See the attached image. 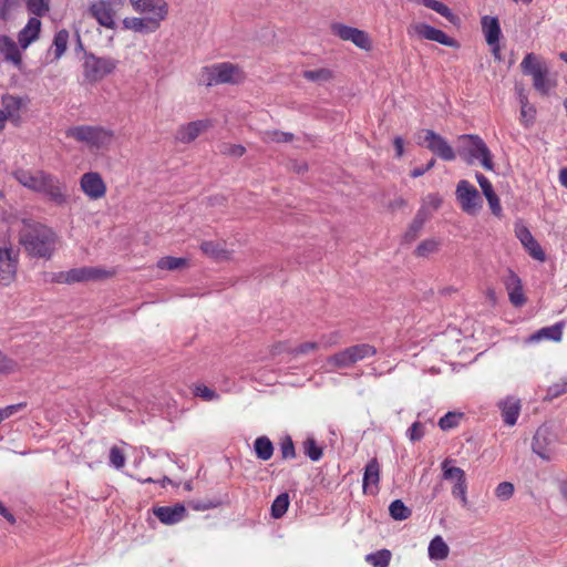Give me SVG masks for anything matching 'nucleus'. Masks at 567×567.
<instances>
[{
    "mask_svg": "<svg viewBox=\"0 0 567 567\" xmlns=\"http://www.w3.org/2000/svg\"><path fill=\"white\" fill-rule=\"evenodd\" d=\"M12 175L23 187L34 193L42 194L58 206H63L69 202L66 185L53 174L42 169L30 171L18 168Z\"/></svg>",
    "mask_w": 567,
    "mask_h": 567,
    "instance_id": "nucleus-1",
    "label": "nucleus"
},
{
    "mask_svg": "<svg viewBox=\"0 0 567 567\" xmlns=\"http://www.w3.org/2000/svg\"><path fill=\"white\" fill-rule=\"evenodd\" d=\"M59 237L49 226L34 220H23L19 230V244L35 258L50 259L56 250Z\"/></svg>",
    "mask_w": 567,
    "mask_h": 567,
    "instance_id": "nucleus-2",
    "label": "nucleus"
},
{
    "mask_svg": "<svg viewBox=\"0 0 567 567\" xmlns=\"http://www.w3.org/2000/svg\"><path fill=\"white\" fill-rule=\"evenodd\" d=\"M65 136L85 145L90 151H107L116 137L112 128L90 124L71 126L65 131Z\"/></svg>",
    "mask_w": 567,
    "mask_h": 567,
    "instance_id": "nucleus-3",
    "label": "nucleus"
},
{
    "mask_svg": "<svg viewBox=\"0 0 567 567\" xmlns=\"http://www.w3.org/2000/svg\"><path fill=\"white\" fill-rule=\"evenodd\" d=\"M458 140L463 143L462 147L458 150V154L468 164L478 161L486 171L494 169L492 153L478 135L464 134L461 135Z\"/></svg>",
    "mask_w": 567,
    "mask_h": 567,
    "instance_id": "nucleus-4",
    "label": "nucleus"
},
{
    "mask_svg": "<svg viewBox=\"0 0 567 567\" xmlns=\"http://www.w3.org/2000/svg\"><path fill=\"white\" fill-rule=\"evenodd\" d=\"M377 352V348L370 343H357L328 357L327 364L331 370L347 369L364 359L374 357Z\"/></svg>",
    "mask_w": 567,
    "mask_h": 567,
    "instance_id": "nucleus-5",
    "label": "nucleus"
},
{
    "mask_svg": "<svg viewBox=\"0 0 567 567\" xmlns=\"http://www.w3.org/2000/svg\"><path fill=\"white\" fill-rule=\"evenodd\" d=\"M520 68L524 74L530 75L534 89L542 95H547L554 87V82L549 79L548 66L534 53H527Z\"/></svg>",
    "mask_w": 567,
    "mask_h": 567,
    "instance_id": "nucleus-6",
    "label": "nucleus"
},
{
    "mask_svg": "<svg viewBox=\"0 0 567 567\" xmlns=\"http://www.w3.org/2000/svg\"><path fill=\"white\" fill-rule=\"evenodd\" d=\"M207 85H216L223 83H239L244 80L245 74L241 69L229 62L217 63L206 66L203 70Z\"/></svg>",
    "mask_w": 567,
    "mask_h": 567,
    "instance_id": "nucleus-7",
    "label": "nucleus"
},
{
    "mask_svg": "<svg viewBox=\"0 0 567 567\" xmlns=\"http://www.w3.org/2000/svg\"><path fill=\"white\" fill-rule=\"evenodd\" d=\"M130 4L135 12L152 21L157 30L168 17L169 7L166 0H130Z\"/></svg>",
    "mask_w": 567,
    "mask_h": 567,
    "instance_id": "nucleus-8",
    "label": "nucleus"
},
{
    "mask_svg": "<svg viewBox=\"0 0 567 567\" xmlns=\"http://www.w3.org/2000/svg\"><path fill=\"white\" fill-rule=\"evenodd\" d=\"M455 196L461 209L467 215L475 216L482 208L483 202L478 190L466 179L457 183Z\"/></svg>",
    "mask_w": 567,
    "mask_h": 567,
    "instance_id": "nucleus-9",
    "label": "nucleus"
},
{
    "mask_svg": "<svg viewBox=\"0 0 567 567\" xmlns=\"http://www.w3.org/2000/svg\"><path fill=\"white\" fill-rule=\"evenodd\" d=\"M123 4L122 0H95L89 7L90 14L99 24L106 29H115L117 9Z\"/></svg>",
    "mask_w": 567,
    "mask_h": 567,
    "instance_id": "nucleus-10",
    "label": "nucleus"
},
{
    "mask_svg": "<svg viewBox=\"0 0 567 567\" xmlns=\"http://www.w3.org/2000/svg\"><path fill=\"white\" fill-rule=\"evenodd\" d=\"M406 32L410 38L430 40L451 48L457 47L456 40L449 37L442 30H439L424 22L410 23V25L406 29Z\"/></svg>",
    "mask_w": 567,
    "mask_h": 567,
    "instance_id": "nucleus-11",
    "label": "nucleus"
},
{
    "mask_svg": "<svg viewBox=\"0 0 567 567\" xmlns=\"http://www.w3.org/2000/svg\"><path fill=\"white\" fill-rule=\"evenodd\" d=\"M19 254L11 247L0 248V285L10 286L17 278Z\"/></svg>",
    "mask_w": 567,
    "mask_h": 567,
    "instance_id": "nucleus-12",
    "label": "nucleus"
},
{
    "mask_svg": "<svg viewBox=\"0 0 567 567\" xmlns=\"http://www.w3.org/2000/svg\"><path fill=\"white\" fill-rule=\"evenodd\" d=\"M332 33L343 41H350L355 47L369 51L372 48V42L369 34L360 29L349 27L342 23H334L331 25Z\"/></svg>",
    "mask_w": 567,
    "mask_h": 567,
    "instance_id": "nucleus-13",
    "label": "nucleus"
},
{
    "mask_svg": "<svg viewBox=\"0 0 567 567\" xmlns=\"http://www.w3.org/2000/svg\"><path fill=\"white\" fill-rule=\"evenodd\" d=\"M80 188L91 200H99L106 195V184L97 172L84 173L80 178Z\"/></svg>",
    "mask_w": 567,
    "mask_h": 567,
    "instance_id": "nucleus-14",
    "label": "nucleus"
},
{
    "mask_svg": "<svg viewBox=\"0 0 567 567\" xmlns=\"http://www.w3.org/2000/svg\"><path fill=\"white\" fill-rule=\"evenodd\" d=\"M423 133L425 146L429 151L443 161L451 162L455 159L456 154L444 137L432 130H424Z\"/></svg>",
    "mask_w": 567,
    "mask_h": 567,
    "instance_id": "nucleus-15",
    "label": "nucleus"
},
{
    "mask_svg": "<svg viewBox=\"0 0 567 567\" xmlns=\"http://www.w3.org/2000/svg\"><path fill=\"white\" fill-rule=\"evenodd\" d=\"M115 270H107L101 267H79L69 270V285L86 281H99L111 278Z\"/></svg>",
    "mask_w": 567,
    "mask_h": 567,
    "instance_id": "nucleus-16",
    "label": "nucleus"
},
{
    "mask_svg": "<svg viewBox=\"0 0 567 567\" xmlns=\"http://www.w3.org/2000/svg\"><path fill=\"white\" fill-rule=\"evenodd\" d=\"M481 27L486 43L492 48V53L496 59H499V40L502 37V29L498 18L492 16H483L481 18Z\"/></svg>",
    "mask_w": 567,
    "mask_h": 567,
    "instance_id": "nucleus-17",
    "label": "nucleus"
},
{
    "mask_svg": "<svg viewBox=\"0 0 567 567\" xmlns=\"http://www.w3.org/2000/svg\"><path fill=\"white\" fill-rule=\"evenodd\" d=\"M116 68V62L110 58H92L85 62V78L91 82H97L111 74Z\"/></svg>",
    "mask_w": 567,
    "mask_h": 567,
    "instance_id": "nucleus-18",
    "label": "nucleus"
},
{
    "mask_svg": "<svg viewBox=\"0 0 567 567\" xmlns=\"http://www.w3.org/2000/svg\"><path fill=\"white\" fill-rule=\"evenodd\" d=\"M213 126L210 120H197L181 125L176 131V140L181 143L188 144L195 141L202 133Z\"/></svg>",
    "mask_w": 567,
    "mask_h": 567,
    "instance_id": "nucleus-19",
    "label": "nucleus"
},
{
    "mask_svg": "<svg viewBox=\"0 0 567 567\" xmlns=\"http://www.w3.org/2000/svg\"><path fill=\"white\" fill-rule=\"evenodd\" d=\"M515 235L530 257L542 262L546 260L545 251L526 226L517 225L515 227Z\"/></svg>",
    "mask_w": 567,
    "mask_h": 567,
    "instance_id": "nucleus-20",
    "label": "nucleus"
},
{
    "mask_svg": "<svg viewBox=\"0 0 567 567\" xmlns=\"http://www.w3.org/2000/svg\"><path fill=\"white\" fill-rule=\"evenodd\" d=\"M153 514L164 525H174L185 518L186 508L183 504L179 503L173 506H156L153 507Z\"/></svg>",
    "mask_w": 567,
    "mask_h": 567,
    "instance_id": "nucleus-21",
    "label": "nucleus"
},
{
    "mask_svg": "<svg viewBox=\"0 0 567 567\" xmlns=\"http://www.w3.org/2000/svg\"><path fill=\"white\" fill-rule=\"evenodd\" d=\"M380 464L374 457L364 467L362 487L365 494L375 495L379 492Z\"/></svg>",
    "mask_w": 567,
    "mask_h": 567,
    "instance_id": "nucleus-22",
    "label": "nucleus"
},
{
    "mask_svg": "<svg viewBox=\"0 0 567 567\" xmlns=\"http://www.w3.org/2000/svg\"><path fill=\"white\" fill-rule=\"evenodd\" d=\"M497 406L504 423L508 426L515 425L520 413V401L514 396H507L501 400Z\"/></svg>",
    "mask_w": 567,
    "mask_h": 567,
    "instance_id": "nucleus-23",
    "label": "nucleus"
},
{
    "mask_svg": "<svg viewBox=\"0 0 567 567\" xmlns=\"http://www.w3.org/2000/svg\"><path fill=\"white\" fill-rule=\"evenodd\" d=\"M505 287L508 292L509 301L515 307H520L526 302V298L523 291V285L519 277L512 270L508 271V276L505 280Z\"/></svg>",
    "mask_w": 567,
    "mask_h": 567,
    "instance_id": "nucleus-24",
    "label": "nucleus"
},
{
    "mask_svg": "<svg viewBox=\"0 0 567 567\" xmlns=\"http://www.w3.org/2000/svg\"><path fill=\"white\" fill-rule=\"evenodd\" d=\"M533 452L540 458L550 461L554 457V449L548 440L546 430H538L533 437Z\"/></svg>",
    "mask_w": 567,
    "mask_h": 567,
    "instance_id": "nucleus-25",
    "label": "nucleus"
},
{
    "mask_svg": "<svg viewBox=\"0 0 567 567\" xmlns=\"http://www.w3.org/2000/svg\"><path fill=\"white\" fill-rule=\"evenodd\" d=\"M41 31V21L38 17L29 19L27 25L19 32L18 41L22 49H27L39 38Z\"/></svg>",
    "mask_w": 567,
    "mask_h": 567,
    "instance_id": "nucleus-26",
    "label": "nucleus"
},
{
    "mask_svg": "<svg viewBox=\"0 0 567 567\" xmlns=\"http://www.w3.org/2000/svg\"><path fill=\"white\" fill-rule=\"evenodd\" d=\"M518 99L520 103V116L519 122L525 127H530L536 118V109L533 104L528 102V97L525 94L524 89L518 91Z\"/></svg>",
    "mask_w": 567,
    "mask_h": 567,
    "instance_id": "nucleus-27",
    "label": "nucleus"
},
{
    "mask_svg": "<svg viewBox=\"0 0 567 567\" xmlns=\"http://www.w3.org/2000/svg\"><path fill=\"white\" fill-rule=\"evenodd\" d=\"M200 250L206 256H208L215 260H218V261L228 260L231 257V251L227 250L225 248V245L219 241H213V240L203 241L200 244Z\"/></svg>",
    "mask_w": 567,
    "mask_h": 567,
    "instance_id": "nucleus-28",
    "label": "nucleus"
},
{
    "mask_svg": "<svg viewBox=\"0 0 567 567\" xmlns=\"http://www.w3.org/2000/svg\"><path fill=\"white\" fill-rule=\"evenodd\" d=\"M0 53L3 54L4 59L12 62L14 65L20 66L22 58L17 43L9 37H0Z\"/></svg>",
    "mask_w": 567,
    "mask_h": 567,
    "instance_id": "nucleus-29",
    "label": "nucleus"
},
{
    "mask_svg": "<svg viewBox=\"0 0 567 567\" xmlns=\"http://www.w3.org/2000/svg\"><path fill=\"white\" fill-rule=\"evenodd\" d=\"M125 30H131L137 33H154L157 31L152 21H147L145 17H127L122 21Z\"/></svg>",
    "mask_w": 567,
    "mask_h": 567,
    "instance_id": "nucleus-30",
    "label": "nucleus"
},
{
    "mask_svg": "<svg viewBox=\"0 0 567 567\" xmlns=\"http://www.w3.org/2000/svg\"><path fill=\"white\" fill-rule=\"evenodd\" d=\"M563 322L555 323L550 327L542 328L529 337V341L537 342L543 339H548L558 342L561 340L563 337Z\"/></svg>",
    "mask_w": 567,
    "mask_h": 567,
    "instance_id": "nucleus-31",
    "label": "nucleus"
},
{
    "mask_svg": "<svg viewBox=\"0 0 567 567\" xmlns=\"http://www.w3.org/2000/svg\"><path fill=\"white\" fill-rule=\"evenodd\" d=\"M427 551H429L430 559L444 560L447 558V556L450 554V548L441 536H435L430 542Z\"/></svg>",
    "mask_w": 567,
    "mask_h": 567,
    "instance_id": "nucleus-32",
    "label": "nucleus"
},
{
    "mask_svg": "<svg viewBox=\"0 0 567 567\" xmlns=\"http://www.w3.org/2000/svg\"><path fill=\"white\" fill-rule=\"evenodd\" d=\"M453 463L454 460L451 458H446L442 462L441 468L443 472V478L455 483L465 481V472L461 467L454 466Z\"/></svg>",
    "mask_w": 567,
    "mask_h": 567,
    "instance_id": "nucleus-33",
    "label": "nucleus"
},
{
    "mask_svg": "<svg viewBox=\"0 0 567 567\" xmlns=\"http://www.w3.org/2000/svg\"><path fill=\"white\" fill-rule=\"evenodd\" d=\"M256 456L261 461H268L274 455L272 442L267 436H258L254 442Z\"/></svg>",
    "mask_w": 567,
    "mask_h": 567,
    "instance_id": "nucleus-34",
    "label": "nucleus"
},
{
    "mask_svg": "<svg viewBox=\"0 0 567 567\" xmlns=\"http://www.w3.org/2000/svg\"><path fill=\"white\" fill-rule=\"evenodd\" d=\"M441 240L427 238L422 240L415 248L414 255L420 258H427L440 250Z\"/></svg>",
    "mask_w": 567,
    "mask_h": 567,
    "instance_id": "nucleus-35",
    "label": "nucleus"
},
{
    "mask_svg": "<svg viewBox=\"0 0 567 567\" xmlns=\"http://www.w3.org/2000/svg\"><path fill=\"white\" fill-rule=\"evenodd\" d=\"M392 554L389 549H380L365 556V561L373 567H389Z\"/></svg>",
    "mask_w": 567,
    "mask_h": 567,
    "instance_id": "nucleus-36",
    "label": "nucleus"
},
{
    "mask_svg": "<svg viewBox=\"0 0 567 567\" xmlns=\"http://www.w3.org/2000/svg\"><path fill=\"white\" fill-rule=\"evenodd\" d=\"M302 76L311 82L323 83L328 82L333 78V72L327 68L306 70Z\"/></svg>",
    "mask_w": 567,
    "mask_h": 567,
    "instance_id": "nucleus-37",
    "label": "nucleus"
},
{
    "mask_svg": "<svg viewBox=\"0 0 567 567\" xmlns=\"http://www.w3.org/2000/svg\"><path fill=\"white\" fill-rule=\"evenodd\" d=\"M290 501L287 493L278 495L271 504V516L274 518H281L288 511Z\"/></svg>",
    "mask_w": 567,
    "mask_h": 567,
    "instance_id": "nucleus-38",
    "label": "nucleus"
},
{
    "mask_svg": "<svg viewBox=\"0 0 567 567\" xmlns=\"http://www.w3.org/2000/svg\"><path fill=\"white\" fill-rule=\"evenodd\" d=\"M69 42V32L66 30H60L55 33L53 39L54 58L59 59L66 51Z\"/></svg>",
    "mask_w": 567,
    "mask_h": 567,
    "instance_id": "nucleus-39",
    "label": "nucleus"
},
{
    "mask_svg": "<svg viewBox=\"0 0 567 567\" xmlns=\"http://www.w3.org/2000/svg\"><path fill=\"white\" fill-rule=\"evenodd\" d=\"M293 140V134L281 132L278 130L265 131L262 133V141L266 143H289Z\"/></svg>",
    "mask_w": 567,
    "mask_h": 567,
    "instance_id": "nucleus-40",
    "label": "nucleus"
},
{
    "mask_svg": "<svg viewBox=\"0 0 567 567\" xmlns=\"http://www.w3.org/2000/svg\"><path fill=\"white\" fill-rule=\"evenodd\" d=\"M389 512L395 520H404L411 516V509L401 499L393 501L389 506Z\"/></svg>",
    "mask_w": 567,
    "mask_h": 567,
    "instance_id": "nucleus-41",
    "label": "nucleus"
},
{
    "mask_svg": "<svg viewBox=\"0 0 567 567\" xmlns=\"http://www.w3.org/2000/svg\"><path fill=\"white\" fill-rule=\"evenodd\" d=\"M188 261L185 258H178V257H163L157 261V267L159 269H166V270H176L179 268H183L187 266Z\"/></svg>",
    "mask_w": 567,
    "mask_h": 567,
    "instance_id": "nucleus-42",
    "label": "nucleus"
},
{
    "mask_svg": "<svg viewBox=\"0 0 567 567\" xmlns=\"http://www.w3.org/2000/svg\"><path fill=\"white\" fill-rule=\"evenodd\" d=\"M303 452L313 462L319 461L322 455V449L317 444L316 440L312 437H308L303 444Z\"/></svg>",
    "mask_w": 567,
    "mask_h": 567,
    "instance_id": "nucleus-43",
    "label": "nucleus"
},
{
    "mask_svg": "<svg viewBox=\"0 0 567 567\" xmlns=\"http://www.w3.org/2000/svg\"><path fill=\"white\" fill-rule=\"evenodd\" d=\"M464 414L460 412H447L444 416H442L439 421V426L443 431H447L458 426Z\"/></svg>",
    "mask_w": 567,
    "mask_h": 567,
    "instance_id": "nucleus-44",
    "label": "nucleus"
},
{
    "mask_svg": "<svg viewBox=\"0 0 567 567\" xmlns=\"http://www.w3.org/2000/svg\"><path fill=\"white\" fill-rule=\"evenodd\" d=\"M193 393L195 396H199L200 399L207 402L219 399V395L215 390L202 383L196 384L194 386Z\"/></svg>",
    "mask_w": 567,
    "mask_h": 567,
    "instance_id": "nucleus-45",
    "label": "nucleus"
},
{
    "mask_svg": "<svg viewBox=\"0 0 567 567\" xmlns=\"http://www.w3.org/2000/svg\"><path fill=\"white\" fill-rule=\"evenodd\" d=\"M18 369H19L18 362L14 359L8 357L2 351H0V373L1 374H10V373L18 371Z\"/></svg>",
    "mask_w": 567,
    "mask_h": 567,
    "instance_id": "nucleus-46",
    "label": "nucleus"
},
{
    "mask_svg": "<svg viewBox=\"0 0 567 567\" xmlns=\"http://www.w3.org/2000/svg\"><path fill=\"white\" fill-rule=\"evenodd\" d=\"M2 104L4 112L8 116H12L14 112H18L22 106V100L17 96L6 95L2 97Z\"/></svg>",
    "mask_w": 567,
    "mask_h": 567,
    "instance_id": "nucleus-47",
    "label": "nucleus"
},
{
    "mask_svg": "<svg viewBox=\"0 0 567 567\" xmlns=\"http://www.w3.org/2000/svg\"><path fill=\"white\" fill-rule=\"evenodd\" d=\"M126 462L124 452L118 446H112L110 450V464L115 468H123Z\"/></svg>",
    "mask_w": 567,
    "mask_h": 567,
    "instance_id": "nucleus-48",
    "label": "nucleus"
},
{
    "mask_svg": "<svg viewBox=\"0 0 567 567\" xmlns=\"http://www.w3.org/2000/svg\"><path fill=\"white\" fill-rule=\"evenodd\" d=\"M280 452L284 460L296 457L295 444L290 436H285L280 442Z\"/></svg>",
    "mask_w": 567,
    "mask_h": 567,
    "instance_id": "nucleus-49",
    "label": "nucleus"
},
{
    "mask_svg": "<svg viewBox=\"0 0 567 567\" xmlns=\"http://www.w3.org/2000/svg\"><path fill=\"white\" fill-rule=\"evenodd\" d=\"M423 227V219L419 217V215L414 218L410 227L404 234V240L406 243H412L419 236L420 230Z\"/></svg>",
    "mask_w": 567,
    "mask_h": 567,
    "instance_id": "nucleus-50",
    "label": "nucleus"
},
{
    "mask_svg": "<svg viewBox=\"0 0 567 567\" xmlns=\"http://www.w3.org/2000/svg\"><path fill=\"white\" fill-rule=\"evenodd\" d=\"M28 10L35 17L44 16L49 11V4L45 0H28Z\"/></svg>",
    "mask_w": 567,
    "mask_h": 567,
    "instance_id": "nucleus-51",
    "label": "nucleus"
},
{
    "mask_svg": "<svg viewBox=\"0 0 567 567\" xmlns=\"http://www.w3.org/2000/svg\"><path fill=\"white\" fill-rule=\"evenodd\" d=\"M246 148L240 144L225 143L220 146V153L227 156L241 157Z\"/></svg>",
    "mask_w": 567,
    "mask_h": 567,
    "instance_id": "nucleus-52",
    "label": "nucleus"
},
{
    "mask_svg": "<svg viewBox=\"0 0 567 567\" xmlns=\"http://www.w3.org/2000/svg\"><path fill=\"white\" fill-rule=\"evenodd\" d=\"M514 485L509 482L499 483L495 488V495L499 499H508L514 494Z\"/></svg>",
    "mask_w": 567,
    "mask_h": 567,
    "instance_id": "nucleus-53",
    "label": "nucleus"
},
{
    "mask_svg": "<svg viewBox=\"0 0 567 567\" xmlns=\"http://www.w3.org/2000/svg\"><path fill=\"white\" fill-rule=\"evenodd\" d=\"M485 198L488 203L492 214L496 217H501L503 214V208H502L501 200H499L497 194L494 192V193L485 196Z\"/></svg>",
    "mask_w": 567,
    "mask_h": 567,
    "instance_id": "nucleus-54",
    "label": "nucleus"
},
{
    "mask_svg": "<svg viewBox=\"0 0 567 567\" xmlns=\"http://www.w3.org/2000/svg\"><path fill=\"white\" fill-rule=\"evenodd\" d=\"M466 493H467L466 480L454 484V486L452 488V495L454 497L460 498L464 506L467 504Z\"/></svg>",
    "mask_w": 567,
    "mask_h": 567,
    "instance_id": "nucleus-55",
    "label": "nucleus"
},
{
    "mask_svg": "<svg viewBox=\"0 0 567 567\" xmlns=\"http://www.w3.org/2000/svg\"><path fill=\"white\" fill-rule=\"evenodd\" d=\"M319 349V343L315 341H308L299 344L295 349L291 350V353L295 355H302L309 352H315Z\"/></svg>",
    "mask_w": 567,
    "mask_h": 567,
    "instance_id": "nucleus-56",
    "label": "nucleus"
},
{
    "mask_svg": "<svg viewBox=\"0 0 567 567\" xmlns=\"http://www.w3.org/2000/svg\"><path fill=\"white\" fill-rule=\"evenodd\" d=\"M27 406L25 402L8 405L6 408L0 409V423L4 421L6 419H9L14 413L19 412L20 410L24 409Z\"/></svg>",
    "mask_w": 567,
    "mask_h": 567,
    "instance_id": "nucleus-57",
    "label": "nucleus"
},
{
    "mask_svg": "<svg viewBox=\"0 0 567 567\" xmlns=\"http://www.w3.org/2000/svg\"><path fill=\"white\" fill-rule=\"evenodd\" d=\"M408 436L412 442L420 441L424 436V426L420 422H414L408 430Z\"/></svg>",
    "mask_w": 567,
    "mask_h": 567,
    "instance_id": "nucleus-58",
    "label": "nucleus"
},
{
    "mask_svg": "<svg viewBox=\"0 0 567 567\" xmlns=\"http://www.w3.org/2000/svg\"><path fill=\"white\" fill-rule=\"evenodd\" d=\"M567 392V379L561 382L555 383L548 389V394L553 398H557Z\"/></svg>",
    "mask_w": 567,
    "mask_h": 567,
    "instance_id": "nucleus-59",
    "label": "nucleus"
},
{
    "mask_svg": "<svg viewBox=\"0 0 567 567\" xmlns=\"http://www.w3.org/2000/svg\"><path fill=\"white\" fill-rule=\"evenodd\" d=\"M340 338H341V336L338 331H334L328 336H322V340L324 341V344L327 347H333V346L339 344Z\"/></svg>",
    "mask_w": 567,
    "mask_h": 567,
    "instance_id": "nucleus-60",
    "label": "nucleus"
},
{
    "mask_svg": "<svg viewBox=\"0 0 567 567\" xmlns=\"http://www.w3.org/2000/svg\"><path fill=\"white\" fill-rule=\"evenodd\" d=\"M51 282L55 284H66L69 285V270L68 271H60L51 275L50 278Z\"/></svg>",
    "mask_w": 567,
    "mask_h": 567,
    "instance_id": "nucleus-61",
    "label": "nucleus"
},
{
    "mask_svg": "<svg viewBox=\"0 0 567 567\" xmlns=\"http://www.w3.org/2000/svg\"><path fill=\"white\" fill-rule=\"evenodd\" d=\"M425 203L433 209H437L442 204V198L439 194H429L426 196Z\"/></svg>",
    "mask_w": 567,
    "mask_h": 567,
    "instance_id": "nucleus-62",
    "label": "nucleus"
},
{
    "mask_svg": "<svg viewBox=\"0 0 567 567\" xmlns=\"http://www.w3.org/2000/svg\"><path fill=\"white\" fill-rule=\"evenodd\" d=\"M393 146L395 148V156L402 157L404 154V141L401 136H395L393 140Z\"/></svg>",
    "mask_w": 567,
    "mask_h": 567,
    "instance_id": "nucleus-63",
    "label": "nucleus"
},
{
    "mask_svg": "<svg viewBox=\"0 0 567 567\" xmlns=\"http://www.w3.org/2000/svg\"><path fill=\"white\" fill-rule=\"evenodd\" d=\"M219 505V502L208 501V502H197L194 504V508L197 511H206L210 508H215Z\"/></svg>",
    "mask_w": 567,
    "mask_h": 567,
    "instance_id": "nucleus-64",
    "label": "nucleus"
}]
</instances>
